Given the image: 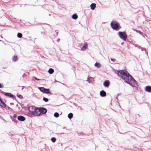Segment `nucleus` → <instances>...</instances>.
<instances>
[{
  "instance_id": "1",
  "label": "nucleus",
  "mask_w": 151,
  "mask_h": 151,
  "mask_svg": "<svg viewBox=\"0 0 151 151\" xmlns=\"http://www.w3.org/2000/svg\"><path fill=\"white\" fill-rule=\"evenodd\" d=\"M118 75L124 81L131 86L134 85L136 81L127 71L125 70H120L118 72Z\"/></svg>"
},
{
  "instance_id": "2",
  "label": "nucleus",
  "mask_w": 151,
  "mask_h": 151,
  "mask_svg": "<svg viewBox=\"0 0 151 151\" xmlns=\"http://www.w3.org/2000/svg\"><path fill=\"white\" fill-rule=\"evenodd\" d=\"M111 26L112 28L116 31L118 30L120 28L119 23L115 22H112L111 23Z\"/></svg>"
},
{
  "instance_id": "3",
  "label": "nucleus",
  "mask_w": 151,
  "mask_h": 151,
  "mask_svg": "<svg viewBox=\"0 0 151 151\" xmlns=\"http://www.w3.org/2000/svg\"><path fill=\"white\" fill-rule=\"evenodd\" d=\"M119 35L122 39L124 40H126L127 38V35L125 33L119 32Z\"/></svg>"
},
{
  "instance_id": "4",
  "label": "nucleus",
  "mask_w": 151,
  "mask_h": 151,
  "mask_svg": "<svg viewBox=\"0 0 151 151\" xmlns=\"http://www.w3.org/2000/svg\"><path fill=\"white\" fill-rule=\"evenodd\" d=\"M39 89L42 92L51 95L52 93L49 89H46L44 87H39Z\"/></svg>"
},
{
  "instance_id": "5",
  "label": "nucleus",
  "mask_w": 151,
  "mask_h": 151,
  "mask_svg": "<svg viewBox=\"0 0 151 151\" xmlns=\"http://www.w3.org/2000/svg\"><path fill=\"white\" fill-rule=\"evenodd\" d=\"M36 109L35 107L33 106H30L28 108L29 111L33 115H35Z\"/></svg>"
},
{
  "instance_id": "6",
  "label": "nucleus",
  "mask_w": 151,
  "mask_h": 151,
  "mask_svg": "<svg viewBox=\"0 0 151 151\" xmlns=\"http://www.w3.org/2000/svg\"><path fill=\"white\" fill-rule=\"evenodd\" d=\"M39 109L40 111V112L41 113V114H45L46 113L47 111L46 109L44 108H40Z\"/></svg>"
},
{
  "instance_id": "7",
  "label": "nucleus",
  "mask_w": 151,
  "mask_h": 151,
  "mask_svg": "<svg viewBox=\"0 0 151 151\" xmlns=\"http://www.w3.org/2000/svg\"><path fill=\"white\" fill-rule=\"evenodd\" d=\"M145 90L147 92H151V86H146L145 88Z\"/></svg>"
},
{
  "instance_id": "8",
  "label": "nucleus",
  "mask_w": 151,
  "mask_h": 151,
  "mask_svg": "<svg viewBox=\"0 0 151 151\" xmlns=\"http://www.w3.org/2000/svg\"><path fill=\"white\" fill-rule=\"evenodd\" d=\"M35 112V115L36 116H39L41 114V113L40 112V111L39 108L36 109V111Z\"/></svg>"
},
{
  "instance_id": "9",
  "label": "nucleus",
  "mask_w": 151,
  "mask_h": 151,
  "mask_svg": "<svg viewBox=\"0 0 151 151\" xmlns=\"http://www.w3.org/2000/svg\"><path fill=\"white\" fill-rule=\"evenodd\" d=\"M110 84L109 81H106L104 83V86L107 87H108Z\"/></svg>"
},
{
  "instance_id": "10",
  "label": "nucleus",
  "mask_w": 151,
  "mask_h": 151,
  "mask_svg": "<svg viewBox=\"0 0 151 151\" xmlns=\"http://www.w3.org/2000/svg\"><path fill=\"white\" fill-rule=\"evenodd\" d=\"M17 119L19 120L22 121H24L25 119V118L22 116H19L18 117Z\"/></svg>"
},
{
  "instance_id": "11",
  "label": "nucleus",
  "mask_w": 151,
  "mask_h": 151,
  "mask_svg": "<svg viewBox=\"0 0 151 151\" xmlns=\"http://www.w3.org/2000/svg\"><path fill=\"white\" fill-rule=\"evenodd\" d=\"M100 94L101 96H105L106 95V92L102 90L100 91Z\"/></svg>"
},
{
  "instance_id": "12",
  "label": "nucleus",
  "mask_w": 151,
  "mask_h": 151,
  "mask_svg": "<svg viewBox=\"0 0 151 151\" xmlns=\"http://www.w3.org/2000/svg\"><path fill=\"white\" fill-rule=\"evenodd\" d=\"M5 94L6 96H9L12 98H14L15 97L14 95L10 93H5Z\"/></svg>"
},
{
  "instance_id": "13",
  "label": "nucleus",
  "mask_w": 151,
  "mask_h": 151,
  "mask_svg": "<svg viewBox=\"0 0 151 151\" xmlns=\"http://www.w3.org/2000/svg\"><path fill=\"white\" fill-rule=\"evenodd\" d=\"M96 4L94 3H92L90 5L91 9L92 10H94L96 7Z\"/></svg>"
},
{
  "instance_id": "14",
  "label": "nucleus",
  "mask_w": 151,
  "mask_h": 151,
  "mask_svg": "<svg viewBox=\"0 0 151 151\" xmlns=\"http://www.w3.org/2000/svg\"><path fill=\"white\" fill-rule=\"evenodd\" d=\"M18 59V58L17 56L15 55L13 57L12 60L14 62L17 61Z\"/></svg>"
},
{
  "instance_id": "15",
  "label": "nucleus",
  "mask_w": 151,
  "mask_h": 151,
  "mask_svg": "<svg viewBox=\"0 0 151 151\" xmlns=\"http://www.w3.org/2000/svg\"><path fill=\"white\" fill-rule=\"evenodd\" d=\"M54 72V70L53 69H52L51 68H50L48 71V72H49V73L50 74H52V73H53Z\"/></svg>"
},
{
  "instance_id": "16",
  "label": "nucleus",
  "mask_w": 151,
  "mask_h": 151,
  "mask_svg": "<svg viewBox=\"0 0 151 151\" xmlns=\"http://www.w3.org/2000/svg\"><path fill=\"white\" fill-rule=\"evenodd\" d=\"M87 47V44L84 45H83L82 48V50H85Z\"/></svg>"
},
{
  "instance_id": "17",
  "label": "nucleus",
  "mask_w": 151,
  "mask_h": 151,
  "mask_svg": "<svg viewBox=\"0 0 151 151\" xmlns=\"http://www.w3.org/2000/svg\"><path fill=\"white\" fill-rule=\"evenodd\" d=\"M78 16L76 14H73L72 16V18L73 19H76L78 18Z\"/></svg>"
},
{
  "instance_id": "18",
  "label": "nucleus",
  "mask_w": 151,
  "mask_h": 151,
  "mask_svg": "<svg viewBox=\"0 0 151 151\" xmlns=\"http://www.w3.org/2000/svg\"><path fill=\"white\" fill-rule=\"evenodd\" d=\"M95 66L98 68H99L100 67L101 65L100 63H96L95 64Z\"/></svg>"
},
{
  "instance_id": "19",
  "label": "nucleus",
  "mask_w": 151,
  "mask_h": 151,
  "mask_svg": "<svg viewBox=\"0 0 151 151\" xmlns=\"http://www.w3.org/2000/svg\"><path fill=\"white\" fill-rule=\"evenodd\" d=\"M73 116V114L71 113L69 114L68 115V117L69 119H71Z\"/></svg>"
},
{
  "instance_id": "20",
  "label": "nucleus",
  "mask_w": 151,
  "mask_h": 151,
  "mask_svg": "<svg viewBox=\"0 0 151 151\" xmlns=\"http://www.w3.org/2000/svg\"><path fill=\"white\" fill-rule=\"evenodd\" d=\"M22 34L20 33H18L17 34V36L19 38H21L22 37Z\"/></svg>"
},
{
  "instance_id": "21",
  "label": "nucleus",
  "mask_w": 151,
  "mask_h": 151,
  "mask_svg": "<svg viewBox=\"0 0 151 151\" xmlns=\"http://www.w3.org/2000/svg\"><path fill=\"white\" fill-rule=\"evenodd\" d=\"M54 116L55 117H58L59 116V114L58 113L55 112L54 114Z\"/></svg>"
},
{
  "instance_id": "22",
  "label": "nucleus",
  "mask_w": 151,
  "mask_h": 151,
  "mask_svg": "<svg viewBox=\"0 0 151 151\" xmlns=\"http://www.w3.org/2000/svg\"><path fill=\"white\" fill-rule=\"evenodd\" d=\"M51 141L52 142H54L56 141V139L55 137H52L51 139Z\"/></svg>"
},
{
  "instance_id": "23",
  "label": "nucleus",
  "mask_w": 151,
  "mask_h": 151,
  "mask_svg": "<svg viewBox=\"0 0 151 151\" xmlns=\"http://www.w3.org/2000/svg\"><path fill=\"white\" fill-rule=\"evenodd\" d=\"M43 100L45 102H47L48 101V99L47 98H45V97H44L43 98Z\"/></svg>"
},
{
  "instance_id": "24",
  "label": "nucleus",
  "mask_w": 151,
  "mask_h": 151,
  "mask_svg": "<svg viewBox=\"0 0 151 151\" xmlns=\"http://www.w3.org/2000/svg\"><path fill=\"white\" fill-rule=\"evenodd\" d=\"M136 31L142 35H143V34L145 35V34H144L142 32L136 30Z\"/></svg>"
},
{
  "instance_id": "25",
  "label": "nucleus",
  "mask_w": 151,
  "mask_h": 151,
  "mask_svg": "<svg viewBox=\"0 0 151 151\" xmlns=\"http://www.w3.org/2000/svg\"><path fill=\"white\" fill-rule=\"evenodd\" d=\"M35 79L36 80L38 81L40 80V79H38L36 77H34Z\"/></svg>"
},
{
  "instance_id": "26",
  "label": "nucleus",
  "mask_w": 151,
  "mask_h": 151,
  "mask_svg": "<svg viewBox=\"0 0 151 151\" xmlns=\"http://www.w3.org/2000/svg\"><path fill=\"white\" fill-rule=\"evenodd\" d=\"M3 86L1 85V84L0 83V88H3Z\"/></svg>"
},
{
  "instance_id": "27",
  "label": "nucleus",
  "mask_w": 151,
  "mask_h": 151,
  "mask_svg": "<svg viewBox=\"0 0 151 151\" xmlns=\"http://www.w3.org/2000/svg\"><path fill=\"white\" fill-rule=\"evenodd\" d=\"M19 98H20V97H22V96H21V95H19Z\"/></svg>"
},
{
  "instance_id": "28",
  "label": "nucleus",
  "mask_w": 151,
  "mask_h": 151,
  "mask_svg": "<svg viewBox=\"0 0 151 151\" xmlns=\"http://www.w3.org/2000/svg\"><path fill=\"white\" fill-rule=\"evenodd\" d=\"M59 40H60V39H58V40L59 41Z\"/></svg>"
},
{
  "instance_id": "29",
  "label": "nucleus",
  "mask_w": 151,
  "mask_h": 151,
  "mask_svg": "<svg viewBox=\"0 0 151 151\" xmlns=\"http://www.w3.org/2000/svg\"><path fill=\"white\" fill-rule=\"evenodd\" d=\"M59 40H60V39H58V40L59 41Z\"/></svg>"
},
{
  "instance_id": "30",
  "label": "nucleus",
  "mask_w": 151,
  "mask_h": 151,
  "mask_svg": "<svg viewBox=\"0 0 151 151\" xmlns=\"http://www.w3.org/2000/svg\"><path fill=\"white\" fill-rule=\"evenodd\" d=\"M27 73H28V74H29V73L28 72H27Z\"/></svg>"
}]
</instances>
